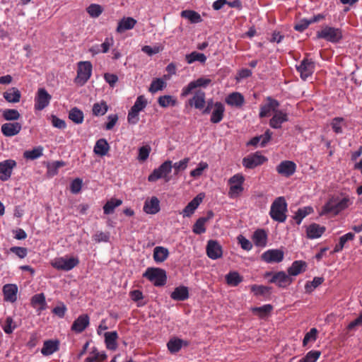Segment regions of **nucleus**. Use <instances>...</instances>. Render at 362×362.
<instances>
[{
    "instance_id": "obj_56",
    "label": "nucleus",
    "mask_w": 362,
    "mask_h": 362,
    "mask_svg": "<svg viewBox=\"0 0 362 362\" xmlns=\"http://www.w3.org/2000/svg\"><path fill=\"white\" fill-rule=\"evenodd\" d=\"M321 352L320 351L312 350L306 354L299 362H316L320 358Z\"/></svg>"
},
{
    "instance_id": "obj_63",
    "label": "nucleus",
    "mask_w": 362,
    "mask_h": 362,
    "mask_svg": "<svg viewBox=\"0 0 362 362\" xmlns=\"http://www.w3.org/2000/svg\"><path fill=\"white\" fill-rule=\"evenodd\" d=\"M251 291L254 292L256 296H264L269 292V288L262 285H252Z\"/></svg>"
},
{
    "instance_id": "obj_32",
    "label": "nucleus",
    "mask_w": 362,
    "mask_h": 362,
    "mask_svg": "<svg viewBox=\"0 0 362 362\" xmlns=\"http://www.w3.org/2000/svg\"><path fill=\"white\" fill-rule=\"evenodd\" d=\"M104 336L107 349L109 350H115L117 348V332L116 331L107 332L105 333Z\"/></svg>"
},
{
    "instance_id": "obj_24",
    "label": "nucleus",
    "mask_w": 362,
    "mask_h": 362,
    "mask_svg": "<svg viewBox=\"0 0 362 362\" xmlns=\"http://www.w3.org/2000/svg\"><path fill=\"white\" fill-rule=\"evenodd\" d=\"M226 103L230 106L239 108L245 103V98L241 93L238 92H233L226 97Z\"/></svg>"
},
{
    "instance_id": "obj_58",
    "label": "nucleus",
    "mask_w": 362,
    "mask_h": 362,
    "mask_svg": "<svg viewBox=\"0 0 362 362\" xmlns=\"http://www.w3.org/2000/svg\"><path fill=\"white\" fill-rule=\"evenodd\" d=\"M318 331L316 328L313 327L305 334L303 340V346H306L310 341H315L317 339Z\"/></svg>"
},
{
    "instance_id": "obj_20",
    "label": "nucleus",
    "mask_w": 362,
    "mask_h": 362,
    "mask_svg": "<svg viewBox=\"0 0 362 362\" xmlns=\"http://www.w3.org/2000/svg\"><path fill=\"white\" fill-rule=\"evenodd\" d=\"M214 216L212 211H207L206 216L199 218L193 225L192 231L197 235H200L206 232L205 223L211 219Z\"/></svg>"
},
{
    "instance_id": "obj_19",
    "label": "nucleus",
    "mask_w": 362,
    "mask_h": 362,
    "mask_svg": "<svg viewBox=\"0 0 362 362\" xmlns=\"http://www.w3.org/2000/svg\"><path fill=\"white\" fill-rule=\"evenodd\" d=\"M269 281L276 284L279 287L286 288L292 283L293 279L289 274L281 271L274 273Z\"/></svg>"
},
{
    "instance_id": "obj_49",
    "label": "nucleus",
    "mask_w": 362,
    "mask_h": 362,
    "mask_svg": "<svg viewBox=\"0 0 362 362\" xmlns=\"http://www.w3.org/2000/svg\"><path fill=\"white\" fill-rule=\"evenodd\" d=\"M166 87V83L160 78H155L152 81L148 88L149 92L155 93L158 90H162Z\"/></svg>"
},
{
    "instance_id": "obj_39",
    "label": "nucleus",
    "mask_w": 362,
    "mask_h": 362,
    "mask_svg": "<svg viewBox=\"0 0 362 362\" xmlns=\"http://www.w3.org/2000/svg\"><path fill=\"white\" fill-rule=\"evenodd\" d=\"M30 304L33 307L35 308L40 305L38 311H42L46 309L47 303L44 293H37L34 295L30 300Z\"/></svg>"
},
{
    "instance_id": "obj_14",
    "label": "nucleus",
    "mask_w": 362,
    "mask_h": 362,
    "mask_svg": "<svg viewBox=\"0 0 362 362\" xmlns=\"http://www.w3.org/2000/svg\"><path fill=\"white\" fill-rule=\"evenodd\" d=\"M284 253L278 249H271L265 251L261 256L262 259L267 263L281 262L284 259Z\"/></svg>"
},
{
    "instance_id": "obj_11",
    "label": "nucleus",
    "mask_w": 362,
    "mask_h": 362,
    "mask_svg": "<svg viewBox=\"0 0 362 362\" xmlns=\"http://www.w3.org/2000/svg\"><path fill=\"white\" fill-rule=\"evenodd\" d=\"M267 160V158L261 155L259 152L250 154L243 159V165L248 169H253L257 166L262 165Z\"/></svg>"
},
{
    "instance_id": "obj_40",
    "label": "nucleus",
    "mask_w": 362,
    "mask_h": 362,
    "mask_svg": "<svg viewBox=\"0 0 362 362\" xmlns=\"http://www.w3.org/2000/svg\"><path fill=\"white\" fill-rule=\"evenodd\" d=\"M181 16L190 21L191 23H197L202 21L200 14L192 10H185L181 12Z\"/></svg>"
},
{
    "instance_id": "obj_6",
    "label": "nucleus",
    "mask_w": 362,
    "mask_h": 362,
    "mask_svg": "<svg viewBox=\"0 0 362 362\" xmlns=\"http://www.w3.org/2000/svg\"><path fill=\"white\" fill-rule=\"evenodd\" d=\"M244 182L245 177L241 173H237L228 180V185H230L229 197L234 199L240 195L244 189L243 186Z\"/></svg>"
},
{
    "instance_id": "obj_50",
    "label": "nucleus",
    "mask_w": 362,
    "mask_h": 362,
    "mask_svg": "<svg viewBox=\"0 0 362 362\" xmlns=\"http://www.w3.org/2000/svg\"><path fill=\"white\" fill-rule=\"evenodd\" d=\"M108 110V106L105 101L96 103L93 106V115L95 116L104 115Z\"/></svg>"
},
{
    "instance_id": "obj_2",
    "label": "nucleus",
    "mask_w": 362,
    "mask_h": 362,
    "mask_svg": "<svg viewBox=\"0 0 362 362\" xmlns=\"http://www.w3.org/2000/svg\"><path fill=\"white\" fill-rule=\"evenodd\" d=\"M287 203L284 197H279L272 202L269 216L275 221L284 223L286 221L287 215Z\"/></svg>"
},
{
    "instance_id": "obj_51",
    "label": "nucleus",
    "mask_w": 362,
    "mask_h": 362,
    "mask_svg": "<svg viewBox=\"0 0 362 362\" xmlns=\"http://www.w3.org/2000/svg\"><path fill=\"white\" fill-rule=\"evenodd\" d=\"M243 280V278L236 272H229L226 276V283L232 286H238Z\"/></svg>"
},
{
    "instance_id": "obj_37",
    "label": "nucleus",
    "mask_w": 362,
    "mask_h": 362,
    "mask_svg": "<svg viewBox=\"0 0 362 362\" xmlns=\"http://www.w3.org/2000/svg\"><path fill=\"white\" fill-rule=\"evenodd\" d=\"M3 95L5 100L11 103H18L21 98L20 90L16 87L10 88L8 90L4 92Z\"/></svg>"
},
{
    "instance_id": "obj_45",
    "label": "nucleus",
    "mask_w": 362,
    "mask_h": 362,
    "mask_svg": "<svg viewBox=\"0 0 362 362\" xmlns=\"http://www.w3.org/2000/svg\"><path fill=\"white\" fill-rule=\"evenodd\" d=\"M354 237L355 235L353 233H348L340 237L339 243L336 244L333 250V252L337 253L341 252L343 250L346 243L347 241L354 240Z\"/></svg>"
},
{
    "instance_id": "obj_27",
    "label": "nucleus",
    "mask_w": 362,
    "mask_h": 362,
    "mask_svg": "<svg viewBox=\"0 0 362 362\" xmlns=\"http://www.w3.org/2000/svg\"><path fill=\"white\" fill-rule=\"evenodd\" d=\"M204 196L202 194H198L195 197L191 202H189L187 205L183 209V216H190L199 206V205L202 202Z\"/></svg>"
},
{
    "instance_id": "obj_4",
    "label": "nucleus",
    "mask_w": 362,
    "mask_h": 362,
    "mask_svg": "<svg viewBox=\"0 0 362 362\" xmlns=\"http://www.w3.org/2000/svg\"><path fill=\"white\" fill-rule=\"evenodd\" d=\"M143 276L153 282L156 286L165 285L167 280L165 271L160 268H148L144 273Z\"/></svg>"
},
{
    "instance_id": "obj_54",
    "label": "nucleus",
    "mask_w": 362,
    "mask_h": 362,
    "mask_svg": "<svg viewBox=\"0 0 362 362\" xmlns=\"http://www.w3.org/2000/svg\"><path fill=\"white\" fill-rule=\"evenodd\" d=\"M158 103L160 107H167L175 105L176 100L171 95H165L160 96L158 99Z\"/></svg>"
},
{
    "instance_id": "obj_64",
    "label": "nucleus",
    "mask_w": 362,
    "mask_h": 362,
    "mask_svg": "<svg viewBox=\"0 0 362 362\" xmlns=\"http://www.w3.org/2000/svg\"><path fill=\"white\" fill-rule=\"evenodd\" d=\"M208 168V164L204 162L199 163L198 166L190 172V175L193 177H197L202 175L203 171Z\"/></svg>"
},
{
    "instance_id": "obj_1",
    "label": "nucleus",
    "mask_w": 362,
    "mask_h": 362,
    "mask_svg": "<svg viewBox=\"0 0 362 362\" xmlns=\"http://www.w3.org/2000/svg\"><path fill=\"white\" fill-rule=\"evenodd\" d=\"M351 204L352 202L349 196H346L342 199H339V197H332L323 206L322 214L332 213L334 215H337L341 211L347 209Z\"/></svg>"
},
{
    "instance_id": "obj_5",
    "label": "nucleus",
    "mask_w": 362,
    "mask_h": 362,
    "mask_svg": "<svg viewBox=\"0 0 362 362\" xmlns=\"http://www.w3.org/2000/svg\"><path fill=\"white\" fill-rule=\"evenodd\" d=\"M172 168V161H165L158 168L153 170V172L148 175V180L153 182L160 178H164L166 182H168L170 180L168 175L171 173Z\"/></svg>"
},
{
    "instance_id": "obj_7",
    "label": "nucleus",
    "mask_w": 362,
    "mask_h": 362,
    "mask_svg": "<svg viewBox=\"0 0 362 362\" xmlns=\"http://www.w3.org/2000/svg\"><path fill=\"white\" fill-rule=\"evenodd\" d=\"M317 37L336 43L342 38V32L339 28L325 26L321 30L317 32Z\"/></svg>"
},
{
    "instance_id": "obj_9",
    "label": "nucleus",
    "mask_w": 362,
    "mask_h": 362,
    "mask_svg": "<svg viewBox=\"0 0 362 362\" xmlns=\"http://www.w3.org/2000/svg\"><path fill=\"white\" fill-rule=\"evenodd\" d=\"M315 64L312 59L304 58L298 66H296V70L300 74L301 79L305 81L311 76L315 71Z\"/></svg>"
},
{
    "instance_id": "obj_3",
    "label": "nucleus",
    "mask_w": 362,
    "mask_h": 362,
    "mask_svg": "<svg viewBox=\"0 0 362 362\" xmlns=\"http://www.w3.org/2000/svg\"><path fill=\"white\" fill-rule=\"evenodd\" d=\"M77 65V75L74 79V83L80 86H82L90 78L93 66L89 61L79 62Z\"/></svg>"
},
{
    "instance_id": "obj_10",
    "label": "nucleus",
    "mask_w": 362,
    "mask_h": 362,
    "mask_svg": "<svg viewBox=\"0 0 362 362\" xmlns=\"http://www.w3.org/2000/svg\"><path fill=\"white\" fill-rule=\"evenodd\" d=\"M51 99V95L45 88H39L35 98V110H42L49 105Z\"/></svg>"
},
{
    "instance_id": "obj_59",
    "label": "nucleus",
    "mask_w": 362,
    "mask_h": 362,
    "mask_svg": "<svg viewBox=\"0 0 362 362\" xmlns=\"http://www.w3.org/2000/svg\"><path fill=\"white\" fill-rule=\"evenodd\" d=\"M16 327V325L14 324L11 317H7L4 325H2V328L6 334H11Z\"/></svg>"
},
{
    "instance_id": "obj_35",
    "label": "nucleus",
    "mask_w": 362,
    "mask_h": 362,
    "mask_svg": "<svg viewBox=\"0 0 362 362\" xmlns=\"http://www.w3.org/2000/svg\"><path fill=\"white\" fill-rule=\"evenodd\" d=\"M187 345V341L176 337L170 339L167 344L168 349L171 354H175L178 352L182 346Z\"/></svg>"
},
{
    "instance_id": "obj_25",
    "label": "nucleus",
    "mask_w": 362,
    "mask_h": 362,
    "mask_svg": "<svg viewBox=\"0 0 362 362\" xmlns=\"http://www.w3.org/2000/svg\"><path fill=\"white\" fill-rule=\"evenodd\" d=\"M288 119V118L286 113L278 110L276 111V112L270 119L269 125L271 127L274 129H279L281 127V124L284 122H287Z\"/></svg>"
},
{
    "instance_id": "obj_55",
    "label": "nucleus",
    "mask_w": 362,
    "mask_h": 362,
    "mask_svg": "<svg viewBox=\"0 0 362 362\" xmlns=\"http://www.w3.org/2000/svg\"><path fill=\"white\" fill-rule=\"evenodd\" d=\"M324 279L322 277H315L312 281H308L305 285V290L306 293H311L315 288L322 284Z\"/></svg>"
},
{
    "instance_id": "obj_57",
    "label": "nucleus",
    "mask_w": 362,
    "mask_h": 362,
    "mask_svg": "<svg viewBox=\"0 0 362 362\" xmlns=\"http://www.w3.org/2000/svg\"><path fill=\"white\" fill-rule=\"evenodd\" d=\"M272 309V305H271L270 304H267L261 307L253 308L252 310L254 313L258 314L260 317H263L269 313H271Z\"/></svg>"
},
{
    "instance_id": "obj_17",
    "label": "nucleus",
    "mask_w": 362,
    "mask_h": 362,
    "mask_svg": "<svg viewBox=\"0 0 362 362\" xmlns=\"http://www.w3.org/2000/svg\"><path fill=\"white\" fill-rule=\"evenodd\" d=\"M266 100L267 103L260 106L259 117L261 118L268 117L272 111L275 113L278 111L277 108L279 106V103L271 97H267Z\"/></svg>"
},
{
    "instance_id": "obj_38",
    "label": "nucleus",
    "mask_w": 362,
    "mask_h": 362,
    "mask_svg": "<svg viewBox=\"0 0 362 362\" xmlns=\"http://www.w3.org/2000/svg\"><path fill=\"white\" fill-rule=\"evenodd\" d=\"M169 256V251L167 248L157 246L153 250V259L157 263L163 262Z\"/></svg>"
},
{
    "instance_id": "obj_30",
    "label": "nucleus",
    "mask_w": 362,
    "mask_h": 362,
    "mask_svg": "<svg viewBox=\"0 0 362 362\" xmlns=\"http://www.w3.org/2000/svg\"><path fill=\"white\" fill-rule=\"evenodd\" d=\"M170 298L174 300L184 301L189 298L188 288L184 286L176 287L171 293Z\"/></svg>"
},
{
    "instance_id": "obj_36",
    "label": "nucleus",
    "mask_w": 362,
    "mask_h": 362,
    "mask_svg": "<svg viewBox=\"0 0 362 362\" xmlns=\"http://www.w3.org/2000/svg\"><path fill=\"white\" fill-rule=\"evenodd\" d=\"M307 267L305 262L302 260L294 261L291 266L288 269L289 276H297L304 272Z\"/></svg>"
},
{
    "instance_id": "obj_12",
    "label": "nucleus",
    "mask_w": 362,
    "mask_h": 362,
    "mask_svg": "<svg viewBox=\"0 0 362 362\" xmlns=\"http://www.w3.org/2000/svg\"><path fill=\"white\" fill-rule=\"evenodd\" d=\"M17 163L13 159H7L0 162V180L5 182L10 179L13 170Z\"/></svg>"
},
{
    "instance_id": "obj_61",
    "label": "nucleus",
    "mask_w": 362,
    "mask_h": 362,
    "mask_svg": "<svg viewBox=\"0 0 362 362\" xmlns=\"http://www.w3.org/2000/svg\"><path fill=\"white\" fill-rule=\"evenodd\" d=\"M9 252L16 255L21 259L25 258L28 255V249L23 247L13 246L9 249Z\"/></svg>"
},
{
    "instance_id": "obj_41",
    "label": "nucleus",
    "mask_w": 362,
    "mask_h": 362,
    "mask_svg": "<svg viewBox=\"0 0 362 362\" xmlns=\"http://www.w3.org/2000/svg\"><path fill=\"white\" fill-rule=\"evenodd\" d=\"M185 60L189 64L195 62H199L202 64H204L206 61V57L203 53H199L194 51L190 54H186Z\"/></svg>"
},
{
    "instance_id": "obj_46",
    "label": "nucleus",
    "mask_w": 362,
    "mask_h": 362,
    "mask_svg": "<svg viewBox=\"0 0 362 362\" xmlns=\"http://www.w3.org/2000/svg\"><path fill=\"white\" fill-rule=\"evenodd\" d=\"M106 358L105 354L98 352L97 348L94 347L90 353V356L83 362H101L105 360Z\"/></svg>"
},
{
    "instance_id": "obj_60",
    "label": "nucleus",
    "mask_w": 362,
    "mask_h": 362,
    "mask_svg": "<svg viewBox=\"0 0 362 362\" xmlns=\"http://www.w3.org/2000/svg\"><path fill=\"white\" fill-rule=\"evenodd\" d=\"M147 105V100L144 95L137 97L134 105L132 107L133 109L138 112L143 110Z\"/></svg>"
},
{
    "instance_id": "obj_16",
    "label": "nucleus",
    "mask_w": 362,
    "mask_h": 362,
    "mask_svg": "<svg viewBox=\"0 0 362 362\" xmlns=\"http://www.w3.org/2000/svg\"><path fill=\"white\" fill-rule=\"evenodd\" d=\"M22 124L18 122L4 123L1 125V131L4 136L12 137L20 133Z\"/></svg>"
},
{
    "instance_id": "obj_15",
    "label": "nucleus",
    "mask_w": 362,
    "mask_h": 362,
    "mask_svg": "<svg viewBox=\"0 0 362 362\" xmlns=\"http://www.w3.org/2000/svg\"><path fill=\"white\" fill-rule=\"evenodd\" d=\"M90 325V317L87 314L79 315L73 322L71 329L75 333L83 332Z\"/></svg>"
},
{
    "instance_id": "obj_44",
    "label": "nucleus",
    "mask_w": 362,
    "mask_h": 362,
    "mask_svg": "<svg viewBox=\"0 0 362 362\" xmlns=\"http://www.w3.org/2000/svg\"><path fill=\"white\" fill-rule=\"evenodd\" d=\"M43 147L41 146H37L32 150L24 151L23 157L27 160H35L42 156Z\"/></svg>"
},
{
    "instance_id": "obj_33",
    "label": "nucleus",
    "mask_w": 362,
    "mask_h": 362,
    "mask_svg": "<svg viewBox=\"0 0 362 362\" xmlns=\"http://www.w3.org/2000/svg\"><path fill=\"white\" fill-rule=\"evenodd\" d=\"M325 231L324 226H320L317 223L310 224L307 228V236L310 239L320 238Z\"/></svg>"
},
{
    "instance_id": "obj_18",
    "label": "nucleus",
    "mask_w": 362,
    "mask_h": 362,
    "mask_svg": "<svg viewBox=\"0 0 362 362\" xmlns=\"http://www.w3.org/2000/svg\"><path fill=\"white\" fill-rule=\"evenodd\" d=\"M296 170V165L294 162L291 160L281 161L276 166V171L279 174L288 177L294 174Z\"/></svg>"
},
{
    "instance_id": "obj_21",
    "label": "nucleus",
    "mask_w": 362,
    "mask_h": 362,
    "mask_svg": "<svg viewBox=\"0 0 362 362\" xmlns=\"http://www.w3.org/2000/svg\"><path fill=\"white\" fill-rule=\"evenodd\" d=\"M160 201L156 197H151L147 199L144 204L143 210L148 214H156L159 212Z\"/></svg>"
},
{
    "instance_id": "obj_23",
    "label": "nucleus",
    "mask_w": 362,
    "mask_h": 362,
    "mask_svg": "<svg viewBox=\"0 0 362 362\" xmlns=\"http://www.w3.org/2000/svg\"><path fill=\"white\" fill-rule=\"evenodd\" d=\"M205 96L206 95L204 91L200 90L196 91L194 96L189 100V105L199 110L202 109L206 103Z\"/></svg>"
},
{
    "instance_id": "obj_52",
    "label": "nucleus",
    "mask_w": 362,
    "mask_h": 362,
    "mask_svg": "<svg viewBox=\"0 0 362 362\" xmlns=\"http://www.w3.org/2000/svg\"><path fill=\"white\" fill-rule=\"evenodd\" d=\"M344 125L345 121L343 117H334L331 122V127L336 134H341L343 132L342 127Z\"/></svg>"
},
{
    "instance_id": "obj_8",
    "label": "nucleus",
    "mask_w": 362,
    "mask_h": 362,
    "mask_svg": "<svg viewBox=\"0 0 362 362\" xmlns=\"http://www.w3.org/2000/svg\"><path fill=\"white\" fill-rule=\"evenodd\" d=\"M79 264V259L78 257H61L55 258L51 263L52 266L62 271H70L76 267Z\"/></svg>"
},
{
    "instance_id": "obj_42",
    "label": "nucleus",
    "mask_w": 362,
    "mask_h": 362,
    "mask_svg": "<svg viewBox=\"0 0 362 362\" xmlns=\"http://www.w3.org/2000/svg\"><path fill=\"white\" fill-rule=\"evenodd\" d=\"M69 118L75 124H82L84 119L83 112L78 108L74 107L69 112Z\"/></svg>"
},
{
    "instance_id": "obj_13",
    "label": "nucleus",
    "mask_w": 362,
    "mask_h": 362,
    "mask_svg": "<svg viewBox=\"0 0 362 362\" xmlns=\"http://www.w3.org/2000/svg\"><path fill=\"white\" fill-rule=\"evenodd\" d=\"M206 252L207 256L211 259H217L222 257V246L217 240H209L207 242Z\"/></svg>"
},
{
    "instance_id": "obj_47",
    "label": "nucleus",
    "mask_w": 362,
    "mask_h": 362,
    "mask_svg": "<svg viewBox=\"0 0 362 362\" xmlns=\"http://www.w3.org/2000/svg\"><path fill=\"white\" fill-rule=\"evenodd\" d=\"M122 204V201L121 199H111L103 206L104 214L107 215L112 214L115 209L120 206Z\"/></svg>"
},
{
    "instance_id": "obj_62",
    "label": "nucleus",
    "mask_w": 362,
    "mask_h": 362,
    "mask_svg": "<svg viewBox=\"0 0 362 362\" xmlns=\"http://www.w3.org/2000/svg\"><path fill=\"white\" fill-rule=\"evenodd\" d=\"M189 161V158H185L179 162H176L173 165L175 170V174L177 175L180 171L184 170L187 168V164Z\"/></svg>"
},
{
    "instance_id": "obj_31",
    "label": "nucleus",
    "mask_w": 362,
    "mask_h": 362,
    "mask_svg": "<svg viewBox=\"0 0 362 362\" xmlns=\"http://www.w3.org/2000/svg\"><path fill=\"white\" fill-rule=\"evenodd\" d=\"M110 150V145L105 139H98L94 146V153L100 156H104L107 154Z\"/></svg>"
},
{
    "instance_id": "obj_34",
    "label": "nucleus",
    "mask_w": 362,
    "mask_h": 362,
    "mask_svg": "<svg viewBox=\"0 0 362 362\" xmlns=\"http://www.w3.org/2000/svg\"><path fill=\"white\" fill-rule=\"evenodd\" d=\"M59 341L47 340L44 342L41 353L44 356H49L59 349Z\"/></svg>"
},
{
    "instance_id": "obj_22",
    "label": "nucleus",
    "mask_w": 362,
    "mask_h": 362,
    "mask_svg": "<svg viewBox=\"0 0 362 362\" xmlns=\"http://www.w3.org/2000/svg\"><path fill=\"white\" fill-rule=\"evenodd\" d=\"M5 301L14 303L17 299L18 286L16 284H8L2 289Z\"/></svg>"
},
{
    "instance_id": "obj_26",
    "label": "nucleus",
    "mask_w": 362,
    "mask_h": 362,
    "mask_svg": "<svg viewBox=\"0 0 362 362\" xmlns=\"http://www.w3.org/2000/svg\"><path fill=\"white\" fill-rule=\"evenodd\" d=\"M224 112V105L221 102L215 103L210 121L214 124L219 123L223 118Z\"/></svg>"
},
{
    "instance_id": "obj_28",
    "label": "nucleus",
    "mask_w": 362,
    "mask_h": 362,
    "mask_svg": "<svg viewBox=\"0 0 362 362\" xmlns=\"http://www.w3.org/2000/svg\"><path fill=\"white\" fill-rule=\"evenodd\" d=\"M252 239L256 246L264 247L267 243V233L264 229H257L254 232Z\"/></svg>"
},
{
    "instance_id": "obj_48",
    "label": "nucleus",
    "mask_w": 362,
    "mask_h": 362,
    "mask_svg": "<svg viewBox=\"0 0 362 362\" xmlns=\"http://www.w3.org/2000/svg\"><path fill=\"white\" fill-rule=\"evenodd\" d=\"M2 117L6 121H17L21 118V114L16 109H5L2 111Z\"/></svg>"
},
{
    "instance_id": "obj_29",
    "label": "nucleus",
    "mask_w": 362,
    "mask_h": 362,
    "mask_svg": "<svg viewBox=\"0 0 362 362\" xmlns=\"http://www.w3.org/2000/svg\"><path fill=\"white\" fill-rule=\"evenodd\" d=\"M136 24V21L132 17H124L117 25L116 31L117 33H123L125 30L132 29Z\"/></svg>"
},
{
    "instance_id": "obj_53",
    "label": "nucleus",
    "mask_w": 362,
    "mask_h": 362,
    "mask_svg": "<svg viewBox=\"0 0 362 362\" xmlns=\"http://www.w3.org/2000/svg\"><path fill=\"white\" fill-rule=\"evenodd\" d=\"M86 11L91 18H95L102 14L103 8L99 4H91L88 7H87Z\"/></svg>"
},
{
    "instance_id": "obj_43",
    "label": "nucleus",
    "mask_w": 362,
    "mask_h": 362,
    "mask_svg": "<svg viewBox=\"0 0 362 362\" xmlns=\"http://www.w3.org/2000/svg\"><path fill=\"white\" fill-rule=\"evenodd\" d=\"M313 212V209L311 206H305L303 208H300L298 209V211L296 212L293 218L296 221V223L298 225H300L302 220L307 216L308 215L310 214Z\"/></svg>"
}]
</instances>
